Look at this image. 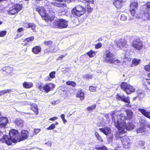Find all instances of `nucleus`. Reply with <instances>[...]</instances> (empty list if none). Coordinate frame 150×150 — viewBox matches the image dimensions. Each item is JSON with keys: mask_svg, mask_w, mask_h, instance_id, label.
I'll return each mask as SVG.
<instances>
[{"mask_svg": "<svg viewBox=\"0 0 150 150\" xmlns=\"http://www.w3.org/2000/svg\"><path fill=\"white\" fill-rule=\"evenodd\" d=\"M126 113L127 117L124 113L117 115L115 112H112L107 116L108 118L109 117H111L115 127L120 131V133H125L127 130H132L134 128V125L131 123V120L133 115L132 112L130 110H128L126 111Z\"/></svg>", "mask_w": 150, "mask_h": 150, "instance_id": "f257e3e1", "label": "nucleus"}, {"mask_svg": "<svg viewBox=\"0 0 150 150\" xmlns=\"http://www.w3.org/2000/svg\"><path fill=\"white\" fill-rule=\"evenodd\" d=\"M9 136H3L0 139L2 143L5 142L8 145H11L12 142H17L20 140L22 141L27 138L29 134L28 132L26 130H22L20 137L18 131L14 129L11 130L9 132Z\"/></svg>", "mask_w": 150, "mask_h": 150, "instance_id": "f03ea898", "label": "nucleus"}, {"mask_svg": "<svg viewBox=\"0 0 150 150\" xmlns=\"http://www.w3.org/2000/svg\"><path fill=\"white\" fill-rule=\"evenodd\" d=\"M36 10L42 16V18L45 21H51L54 19L55 13L53 12H52V10H49L50 13L47 15L43 7H39L36 9Z\"/></svg>", "mask_w": 150, "mask_h": 150, "instance_id": "7ed1b4c3", "label": "nucleus"}, {"mask_svg": "<svg viewBox=\"0 0 150 150\" xmlns=\"http://www.w3.org/2000/svg\"><path fill=\"white\" fill-rule=\"evenodd\" d=\"M104 57L105 62L110 64L120 65L121 62L120 60L115 58L113 53L108 50L105 51L104 52Z\"/></svg>", "mask_w": 150, "mask_h": 150, "instance_id": "20e7f679", "label": "nucleus"}, {"mask_svg": "<svg viewBox=\"0 0 150 150\" xmlns=\"http://www.w3.org/2000/svg\"><path fill=\"white\" fill-rule=\"evenodd\" d=\"M144 9V13L140 15L139 18H142L144 21L150 20V3L148 2L143 6Z\"/></svg>", "mask_w": 150, "mask_h": 150, "instance_id": "39448f33", "label": "nucleus"}, {"mask_svg": "<svg viewBox=\"0 0 150 150\" xmlns=\"http://www.w3.org/2000/svg\"><path fill=\"white\" fill-rule=\"evenodd\" d=\"M86 10L84 7L77 5L72 9L71 13L74 15L79 17L85 13Z\"/></svg>", "mask_w": 150, "mask_h": 150, "instance_id": "423d86ee", "label": "nucleus"}, {"mask_svg": "<svg viewBox=\"0 0 150 150\" xmlns=\"http://www.w3.org/2000/svg\"><path fill=\"white\" fill-rule=\"evenodd\" d=\"M120 86L121 89L128 94H130L135 91V89L134 88L126 82H122Z\"/></svg>", "mask_w": 150, "mask_h": 150, "instance_id": "0eeeda50", "label": "nucleus"}, {"mask_svg": "<svg viewBox=\"0 0 150 150\" xmlns=\"http://www.w3.org/2000/svg\"><path fill=\"white\" fill-rule=\"evenodd\" d=\"M54 25L56 28H66L68 26L67 21L63 19H59L53 23Z\"/></svg>", "mask_w": 150, "mask_h": 150, "instance_id": "6e6552de", "label": "nucleus"}, {"mask_svg": "<svg viewBox=\"0 0 150 150\" xmlns=\"http://www.w3.org/2000/svg\"><path fill=\"white\" fill-rule=\"evenodd\" d=\"M22 4H17L10 8L8 12L10 15H13L18 13L22 8Z\"/></svg>", "mask_w": 150, "mask_h": 150, "instance_id": "1a4fd4ad", "label": "nucleus"}, {"mask_svg": "<svg viewBox=\"0 0 150 150\" xmlns=\"http://www.w3.org/2000/svg\"><path fill=\"white\" fill-rule=\"evenodd\" d=\"M67 0H55L56 2H48L46 3V5L48 6H52V5L59 7H64L66 6V4L64 2Z\"/></svg>", "mask_w": 150, "mask_h": 150, "instance_id": "9d476101", "label": "nucleus"}, {"mask_svg": "<svg viewBox=\"0 0 150 150\" xmlns=\"http://www.w3.org/2000/svg\"><path fill=\"white\" fill-rule=\"evenodd\" d=\"M120 140L121 141L123 147L125 149L130 148L132 142L129 138L127 137H120Z\"/></svg>", "mask_w": 150, "mask_h": 150, "instance_id": "9b49d317", "label": "nucleus"}, {"mask_svg": "<svg viewBox=\"0 0 150 150\" xmlns=\"http://www.w3.org/2000/svg\"><path fill=\"white\" fill-rule=\"evenodd\" d=\"M132 45L134 48L137 50H141L143 47L142 42L139 39L134 40Z\"/></svg>", "mask_w": 150, "mask_h": 150, "instance_id": "f8f14e48", "label": "nucleus"}, {"mask_svg": "<svg viewBox=\"0 0 150 150\" xmlns=\"http://www.w3.org/2000/svg\"><path fill=\"white\" fill-rule=\"evenodd\" d=\"M114 42L117 47L122 48L126 46V41L124 39H120L114 40Z\"/></svg>", "mask_w": 150, "mask_h": 150, "instance_id": "ddd939ff", "label": "nucleus"}, {"mask_svg": "<svg viewBox=\"0 0 150 150\" xmlns=\"http://www.w3.org/2000/svg\"><path fill=\"white\" fill-rule=\"evenodd\" d=\"M8 122V120L6 117H1L0 118V128L5 127Z\"/></svg>", "mask_w": 150, "mask_h": 150, "instance_id": "4468645a", "label": "nucleus"}, {"mask_svg": "<svg viewBox=\"0 0 150 150\" xmlns=\"http://www.w3.org/2000/svg\"><path fill=\"white\" fill-rule=\"evenodd\" d=\"M99 130L106 135H109L110 138L112 137V135L111 133V130L109 128L105 127L103 128H100L99 129Z\"/></svg>", "mask_w": 150, "mask_h": 150, "instance_id": "2eb2a0df", "label": "nucleus"}, {"mask_svg": "<svg viewBox=\"0 0 150 150\" xmlns=\"http://www.w3.org/2000/svg\"><path fill=\"white\" fill-rule=\"evenodd\" d=\"M124 2V0H114L113 3L115 7L118 9L122 7Z\"/></svg>", "mask_w": 150, "mask_h": 150, "instance_id": "dca6fc26", "label": "nucleus"}, {"mask_svg": "<svg viewBox=\"0 0 150 150\" xmlns=\"http://www.w3.org/2000/svg\"><path fill=\"white\" fill-rule=\"evenodd\" d=\"M117 98L119 100L123 101L125 103H130L129 98V97H126L124 95L121 96L117 95Z\"/></svg>", "mask_w": 150, "mask_h": 150, "instance_id": "f3484780", "label": "nucleus"}, {"mask_svg": "<svg viewBox=\"0 0 150 150\" xmlns=\"http://www.w3.org/2000/svg\"><path fill=\"white\" fill-rule=\"evenodd\" d=\"M138 111L145 116L150 118V112H149L145 109L141 108L139 109Z\"/></svg>", "mask_w": 150, "mask_h": 150, "instance_id": "a211bd4d", "label": "nucleus"}, {"mask_svg": "<svg viewBox=\"0 0 150 150\" xmlns=\"http://www.w3.org/2000/svg\"><path fill=\"white\" fill-rule=\"evenodd\" d=\"M76 96L79 98L81 100H83L85 97L84 93L83 91L82 90H78L77 92Z\"/></svg>", "mask_w": 150, "mask_h": 150, "instance_id": "6ab92c4d", "label": "nucleus"}, {"mask_svg": "<svg viewBox=\"0 0 150 150\" xmlns=\"http://www.w3.org/2000/svg\"><path fill=\"white\" fill-rule=\"evenodd\" d=\"M41 51V48L39 46H36L32 49L33 52L35 54H38Z\"/></svg>", "mask_w": 150, "mask_h": 150, "instance_id": "aec40b11", "label": "nucleus"}, {"mask_svg": "<svg viewBox=\"0 0 150 150\" xmlns=\"http://www.w3.org/2000/svg\"><path fill=\"white\" fill-rule=\"evenodd\" d=\"M23 87L25 88H29L33 86V83L31 82L25 81L23 84Z\"/></svg>", "mask_w": 150, "mask_h": 150, "instance_id": "412c9836", "label": "nucleus"}, {"mask_svg": "<svg viewBox=\"0 0 150 150\" xmlns=\"http://www.w3.org/2000/svg\"><path fill=\"white\" fill-rule=\"evenodd\" d=\"M53 88L55 86L53 84H50L49 85H44V90L46 93L48 92L50 90L51 86Z\"/></svg>", "mask_w": 150, "mask_h": 150, "instance_id": "4be33fe9", "label": "nucleus"}, {"mask_svg": "<svg viewBox=\"0 0 150 150\" xmlns=\"http://www.w3.org/2000/svg\"><path fill=\"white\" fill-rule=\"evenodd\" d=\"M140 59H134L132 61V64H131V67H133L138 65L140 62Z\"/></svg>", "mask_w": 150, "mask_h": 150, "instance_id": "5701e85b", "label": "nucleus"}, {"mask_svg": "<svg viewBox=\"0 0 150 150\" xmlns=\"http://www.w3.org/2000/svg\"><path fill=\"white\" fill-rule=\"evenodd\" d=\"M31 109L33 110L36 114L38 113V108L36 104H33L31 105Z\"/></svg>", "mask_w": 150, "mask_h": 150, "instance_id": "b1692460", "label": "nucleus"}, {"mask_svg": "<svg viewBox=\"0 0 150 150\" xmlns=\"http://www.w3.org/2000/svg\"><path fill=\"white\" fill-rule=\"evenodd\" d=\"M126 54H124L125 56L124 57L125 60H124L123 61L125 62L126 61L129 62L131 60L129 53L128 52H126Z\"/></svg>", "mask_w": 150, "mask_h": 150, "instance_id": "393cba45", "label": "nucleus"}, {"mask_svg": "<svg viewBox=\"0 0 150 150\" xmlns=\"http://www.w3.org/2000/svg\"><path fill=\"white\" fill-rule=\"evenodd\" d=\"M15 122L18 126L22 127L23 125L24 121L21 119H17Z\"/></svg>", "mask_w": 150, "mask_h": 150, "instance_id": "a878e982", "label": "nucleus"}, {"mask_svg": "<svg viewBox=\"0 0 150 150\" xmlns=\"http://www.w3.org/2000/svg\"><path fill=\"white\" fill-rule=\"evenodd\" d=\"M96 52L92 50H90L87 53V54L90 57H94L96 55Z\"/></svg>", "mask_w": 150, "mask_h": 150, "instance_id": "bb28decb", "label": "nucleus"}, {"mask_svg": "<svg viewBox=\"0 0 150 150\" xmlns=\"http://www.w3.org/2000/svg\"><path fill=\"white\" fill-rule=\"evenodd\" d=\"M138 4V3L137 2H133L130 5V8H135L136 9L137 8Z\"/></svg>", "mask_w": 150, "mask_h": 150, "instance_id": "cd10ccee", "label": "nucleus"}, {"mask_svg": "<svg viewBox=\"0 0 150 150\" xmlns=\"http://www.w3.org/2000/svg\"><path fill=\"white\" fill-rule=\"evenodd\" d=\"M127 13L123 14H122L120 16V19L123 21H126L127 19Z\"/></svg>", "mask_w": 150, "mask_h": 150, "instance_id": "c85d7f7f", "label": "nucleus"}, {"mask_svg": "<svg viewBox=\"0 0 150 150\" xmlns=\"http://www.w3.org/2000/svg\"><path fill=\"white\" fill-rule=\"evenodd\" d=\"M145 129L143 127H139L136 130V132L137 133H142L145 131Z\"/></svg>", "mask_w": 150, "mask_h": 150, "instance_id": "c756f323", "label": "nucleus"}, {"mask_svg": "<svg viewBox=\"0 0 150 150\" xmlns=\"http://www.w3.org/2000/svg\"><path fill=\"white\" fill-rule=\"evenodd\" d=\"M11 91V89H7L5 90L0 91V96L1 95H4L7 93L10 92Z\"/></svg>", "mask_w": 150, "mask_h": 150, "instance_id": "7c9ffc66", "label": "nucleus"}, {"mask_svg": "<svg viewBox=\"0 0 150 150\" xmlns=\"http://www.w3.org/2000/svg\"><path fill=\"white\" fill-rule=\"evenodd\" d=\"M52 42L51 41H46L44 42V44L46 46L50 47L52 44Z\"/></svg>", "mask_w": 150, "mask_h": 150, "instance_id": "2f4dec72", "label": "nucleus"}, {"mask_svg": "<svg viewBox=\"0 0 150 150\" xmlns=\"http://www.w3.org/2000/svg\"><path fill=\"white\" fill-rule=\"evenodd\" d=\"M66 84L67 85H71L73 87H74L76 85V83L74 81H68L66 82Z\"/></svg>", "mask_w": 150, "mask_h": 150, "instance_id": "473e14b6", "label": "nucleus"}, {"mask_svg": "<svg viewBox=\"0 0 150 150\" xmlns=\"http://www.w3.org/2000/svg\"><path fill=\"white\" fill-rule=\"evenodd\" d=\"M148 78L145 79L144 82L146 84H147L150 85V73L148 75Z\"/></svg>", "mask_w": 150, "mask_h": 150, "instance_id": "72a5a7b5", "label": "nucleus"}, {"mask_svg": "<svg viewBox=\"0 0 150 150\" xmlns=\"http://www.w3.org/2000/svg\"><path fill=\"white\" fill-rule=\"evenodd\" d=\"M6 71L7 73H10L13 70L12 67L9 66L6 67Z\"/></svg>", "mask_w": 150, "mask_h": 150, "instance_id": "f704fd0d", "label": "nucleus"}, {"mask_svg": "<svg viewBox=\"0 0 150 150\" xmlns=\"http://www.w3.org/2000/svg\"><path fill=\"white\" fill-rule=\"evenodd\" d=\"M34 39V38L33 36H31L30 37L27 38L25 39L24 40L25 42H31Z\"/></svg>", "mask_w": 150, "mask_h": 150, "instance_id": "c9c22d12", "label": "nucleus"}, {"mask_svg": "<svg viewBox=\"0 0 150 150\" xmlns=\"http://www.w3.org/2000/svg\"><path fill=\"white\" fill-rule=\"evenodd\" d=\"M96 107V104H93V105H91V106L87 108V109L89 111H91L92 110L95 108Z\"/></svg>", "mask_w": 150, "mask_h": 150, "instance_id": "e433bc0d", "label": "nucleus"}, {"mask_svg": "<svg viewBox=\"0 0 150 150\" xmlns=\"http://www.w3.org/2000/svg\"><path fill=\"white\" fill-rule=\"evenodd\" d=\"M95 135L97 138L100 141H102L103 140L101 137L99 136L98 133L97 132H96L95 134Z\"/></svg>", "mask_w": 150, "mask_h": 150, "instance_id": "4c0bfd02", "label": "nucleus"}, {"mask_svg": "<svg viewBox=\"0 0 150 150\" xmlns=\"http://www.w3.org/2000/svg\"><path fill=\"white\" fill-rule=\"evenodd\" d=\"M29 28H31L32 30L34 31L35 30V25L33 23H29Z\"/></svg>", "mask_w": 150, "mask_h": 150, "instance_id": "58836bf2", "label": "nucleus"}, {"mask_svg": "<svg viewBox=\"0 0 150 150\" xmlns=\"http://www.w3.org/2000/svg\"><path fill=\"white\" fill-rule=\"evenodd\" d=\"M55 74L56 72L55 71H52L50 73L49 76L50 78L53 79L55 77Z\"/></svg>", "mask_w": 150, "mask_h": 150, "instance_id": "ea45409f", "label": "nucleus"}, {"mask_svg": "<svg viewBox=\"0 0 150 150\" xmlns=\"http://www.w3.org/2000/svg\"><path fill=\"white\" fill-rule=\"evenodd\" d=\"M130 12L131 15L132 16H134L135 13V9L131 8H130Z\"/></svg>", "mask_w": 150, "mask_h": 150, "instance_id": "a19ab883", "label": "nucleus"}, {"mask_svg": "<svg viewBox=\"0 0 150 150\" xmlns=\"http://www.w3.org/2000/svg\"><path fill=\"white\" fill-rule=\"evenodd\" d=\"M55 124H52L50 126L48 127L47 129L48 130H50L53 129L55 128Z\"/></svg>", "mask_w": 150, "mask_h": 150, "instance_id": "79ce46f5", "label": "nucleus"}, {"mask_svg": "<svg viewBox=\"0 0 150 150\" xmlns=\"http://www.w3.org/2000/svg\"><path fill=\"white\" fill-rule=\"evenodd\" d=\"M84 79H91L93 77V76L91 75L87 74L83 76Z\"/></svg>", "mask_w": 150, "mask_h": 150, "instance_id": "37998d69", "label": "nucleus"}, {"mask_svg": "<svg viewBox=\"0 0 150 150\" xmlns=\"http://www.w3.org/2000/svg\"><path fill=\"white\" fill-rule=\"evenodd\" d=\"M40 129H35L34 130L33 134L34 135H36L38 134L40 131Z\"/></svg>", "mask_w": 150, "mask_h": 150, "instance_id": "c03bdc74", "label": "nucleus"}, {"mask_svg": "<svg viewBox=\"0 0 150 150\" xmlns=\"http://www.w3.org/2000/svg\"><path fill=\"white\" fill-rule=\"evenodd\" d=\"M6 33V31H1L0 32V37H4Z\"/></svg>", "mask_w": 150, "mask_h": 150, "instance_id": "a18cd8bd", "label": "nucleus"}, {"mask_svg": "<svg viewBox=\"0 0 150 150\" xmlns=\"http://www.w3.org/2000/svg\"><path fill=\"white\" fill-rule=\"evenodd\" d=\"M89 90L91 92H95L96 91V87L92 86H91L89 87Z\"/></svg>", "mask_w": 150, "mask_h": 150, "instance_id": "49530a36", "label": "nucleus"}, {"mask_svg": "<svg viewBox=\"0 0 150 150\" xmlns=\"http://www.w3.org/2000/svg\"><path fill=\"white\" fill-rule=\"evenodd\" d=\"M144 69L148 71H150V63L148 65L145 66Z\"/></svg>", "mask_w": 150, "mask_h": 150, "instance_id": "de8ad7c7", "label": "nucleus"}, {"mask_svg": "<svg viewBox=\"0 0 150 150\" xmlns=\"http://www.w3.org/2000/svg\"><path fill=\"white\" fill-rule=\"evenodd\" d=\"M102 44L101 43H99L95 45V48L96 49H98L102 47Z\"/></svg>", "mask_w": 150, "mask_h": 150, "instance_id": "09e8293b", "label": "nucleus"}, {"mask_svg": "<svg viewBox=\"0 0 150 150\" xmlns=\"http://www.w3.org/2000/svg\"><path fill=\"white\" fill-rule=\"evenodd\" d=\"M38 89L41 91H43L44 90V85H39L38 86Z\"/></svg>", "mask_w": 150, "mask_h": 150, "instance_id": "8fccbe9b", "label": "nucleus"}, {"mask_svg": "<svg viewBox=\"0 0 150 150\" xmlns=\"http://www.w3.org/2000/svg\"><path fill=\"white\" fill-rule=\"evenodd\" d=\"M97 149L98 150H108L106 147L105 146L98 148Z\"/></svg>", "mask_w": 150, "mask_h": 150, "instance_id": "3c124183", "label": "nucleus"}, {"mask_svg": "<svg viewBox=\"0 0 150 150\" xmlns=\"http://www.w3.org/2000/svg\"><path fill=\"white\" fill-rule=\"evenodd\" d=\"M29 25V23H25L23 24V26L24 28H29V26H28Z\"/></svg>", "mask_w": 150, "mask_h": 150, "instance_id": "603ef678", "label": "nucleus"}, {"mask_svg": "<svg viewBox=\"0 0 150 150\" xmlns=\"http://www.w3.org/2000/svg\"><path fill=\"white\" fill-rule=\"evenodd\" d=\"M137 93L139 96L140 94L144 95L143 91L141 90H138L137 91Z\"/></svg>", "mask_w": 150, "mask_h": 150, "instance_id": "864d4df0", "label": "nucleus"}, {"mask_svg": "<svg viewBox=\"0 0 150 150\" xmlns=\"http://www.w3.org/2000/svg\"><path fill=\"white\" fill-rule=\"evenodd\" d=\"M139 144L140 146H143L144 145V142L142 141H139Z\"/></svg>", "mask_w": 150, "mask_h": 150, "instance_id": "5fc2aeb1", "label": "nucleus"}, {"mask_svg": "<svg viewBox=\"0 0 150 150\" xmlns=\"http://www.w3.org/2000/svg\"><path fill=\"white\" fill-rule=\"evenodd\" d=\"M58 118L56 117H52L50 118L49 119L50 120H52L53 121H54L57 119Z\"/></svg>", "mask_w": 150, "mask_h": 150, "instance_id": "6e6d98bb", "label": "nucleus"}, {"mask_svg": "<svg viewBox=\"0 0 150 150\" xmlns=\"http://www.w3.org/2000/svg\"><path fill=\"white\" fill-rule=\"evenodd\" d=\"M111 24L113 25H115L117 24V22L116 21H112L111 22Z\"/></svg>", "mask_w": 150, "mask_h": 150, "instance_id": "4d7b16f0", "label": "nucleus"}, {"mask_svg": "<svg viewBox=\"0 0 150 150\" xmlns=\"http://www.w3.org/2000/svg\"><path fill=\"white\" fill-rule=\"evenodd\" d=\"M23 29L22 28H21L18 29L17 31L18 32H20L23 31Z\"/></svg>", "mask_w": 150, "mask_h": 150, "instance_id": "13d9d810", "label": "nucleus"}, {"mask_svg": "<svg viewBox=\"0 0 150 150\" xmlns=\"http://www.w3.org/2000/svg\"><path fill=\"white\" fill-rule=\"evenodd\" d=\"M67 55V54H66L64 55H62L60 56L58 58H61V59L62 58H63L64 57L66 56Z\"/></svg>", "mask_w": 150, "mask_h": 150, "instance_id": "bf43d9fd", "label": "nucleus"}, {"mask_svg": "<svg viewBox=\"0 0 150 150\" xmlns=\"http://www.w3.org/2000/svg\"><path fill=\"white\" fill-rule=\"evenodd\" d=\"M60 117L62 119H65V115L64 114H62L60 115Z\"/></svg>", "mask_w": 150, "mask_h": 150, "instance_id": "052dcab7", "label": "nucleus"}, {"mask_svg": "<svg viewBox=\"0 0 150 150\" xmlns=\"http://www.w3.org/2000/svg\"><path fill=\"white\" fill-rule=\"evenodd\" d=\"M45 144H46L47 145L50 146H51L52 143L50 142H48L47 143H46Z\"/></svg>", "mask_w": 150, "mask_h": 150, "instance_id": "680f3d73", "label": "nucleus"}, {"mask_svg": "<svg viewBox=\"0 0 150 150\" xmlns=\"http://www.w3.org/2000/svg\"><path fill=\"white\" fill-rule=\"evenodd\" d=\"M115 150H122V149L120 147H117V148H115Z\"/></svg>", "mask_w": 150, "mask_h": 150, "instance_id": "e2e57ef3", "label": "nucleus"}, {"mask_svg": "<svg viewBox=\"0 0 150 150\" xmlns=\"http://www.w3.org/2000/svg\"><path fill=\"white\" fill-rule=\"evenodd\" d=\"M62 120L64 123H65L67 122V120L65 119H62Z\"/></svg>", "mask_w": 150, "mask_h": 150, "instance_id": "0e129e2a", "label": "nucleus"}, {"mask_svg": "<svg viewBox=\"0 0 150 150\" xmlns=\"http://www.w3.org/2000/svg\"><path fill=\"white\" fill-rule=\"evenodd\" d=\"M92 10V9L91 8H90L89 9H88V12H91Z\"/></svg>", "mask_w": 150, "mask_h": 150, "instance_id": "69168bd1", "label": "nucleus"}, {"mask_svg": "<svg viewBox=\"0 0 150 150\" xmlns=\"http://www.w3.org/2000/svg\"><path fill=\"white\" fill-rule=\"evenodd\" d=\"M148 30L149 32H150V25L149 26Z\"/></svg>", "mask_w": 150, "mask_h": 150, "instance_id": "338daca9", "label": "nucleus"}, {"mask_svg": "<svg viewBox=\"0 0 150 150\" xmlns=\"http://www.w3.org/2000/svg\"><path fill=\"white\" fill-rule=\"evenodd\" d=\"M148 127L149 128V129H150V124H148L147 125Z\"/></svg>", "mask_w": 150, "mask_h": 150, "instance_id": "774afa93", "label": "nucleus"}]
</instances>
